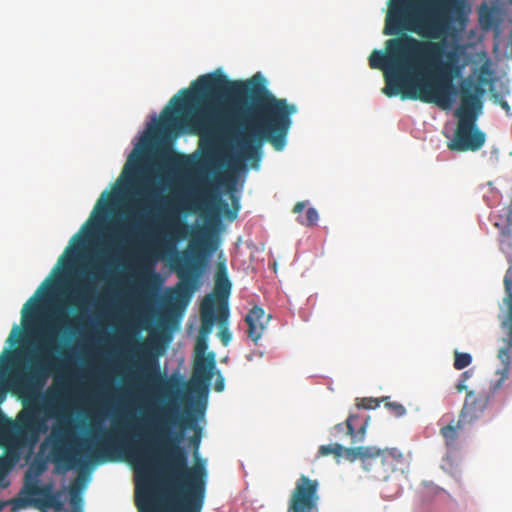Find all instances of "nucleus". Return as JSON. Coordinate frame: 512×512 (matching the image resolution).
<instances>
[{
  "label": "nucleus",
  "mask_w": 512,
  "mask_h": 512,
  "mask_svg": "<svg viewBox=\"0 0 512 512\" xmlns=\"http://www.w3.org/2000/svg\"><path fill=\"white\" fill-rule=\"evenodd\" d=\"M163 109L153 133L161 141L177 138L184 132L199 134L211 140L204 157L215 160L216 140L232 132L237 156L230 165L235 170L250 162L257 167L264 142L281 151L297 112L294 104L276 98L257 73L245 81H232L223 74L199 76L191 88L181 89Z\"/></svg>",
  "instance_id": "f257e3e1"
},
{
  "label": "nucleus",
  "mask_w": 512,
  "mask_h": 512,
  "mask_svg": "<svg viewBox=\"0 0 512 512\" xmlns=\"http://www.w3.org/2000/svg\"><path fill=\"white\" fill-rule=\"evenodd\" d=\"M467 24L460 0H393L385 17L384 50H374L369 66L383 71L382 92L402 99L420 100L448 109L457 94L454 80L463 65L456 51L440 62L445 39Z\"/></svg>",
  "instance_id": "f03ea898"
},
{
  "label": "nucleus",
  "mask_w": 512,
  "mask_h": 512,
  "mask_svg": "<svg viewBox=\"0 0 512 512\" xmlns=\"http://www.w3.org/2000/svg\"><path fill=\"white\" fill-rule=\"evenodd\" d=\"M139 387L148 399L166 400L158 410L157 417L143 426L153 432V440L166 455L165 472L171 484L178 488L143 499L136 495L139 512H202L206 499L208 471L204 461L197 460L188 466L186 450L180 446L183 431L172 432L178 425L185 429L191 427L193 420L189 415L178 417V406L174 397L179 393L180 381L175 375L166 376L161 372L157 355L151 352L150 345L141 346L139 365Z\"/></svg>",
  "instance_id": "7ed1b4c3"
},
{
  "label": "nucleus",
  "mask_w": 512,
  "mask_h": 512,
  "mask_svg": "<svg viewBox=\"0 0 512 512\" xmlns=\"http://www.w3.org/2000/svg\"><path fill=\"white\" fill-rule=\"evenodd\" d=\"M69 328L61 315L49 322L41 331V341L23 366L15 367L9 374L7 389L22 401V409L14 420L0 414V444L8 455L21 448L36 444L41 433L47 431V416H53L48 396L42 389L48 377L58 366L63 347L58 336Z\"/></svg>",
  "instance_id": "20e7f679"
},
{
  "label": "nucleus",
  "mask_w": 512,
  "mask_h": 512,
  "mask_svg": "<svg viewBox=\"0 0 512 512\" xmlns=\"http://www.w3.org/2000/svg\"><path fill=\"white\" fill-rule=\"evenodd\" d=\"M69 432L68 426L61 424L55 426L50 435L52 461L64 472L76 466L85 467L88 463L102 462L110 452L127 446L124 429L115 427L98 440L86 439L78 448L71 450L67 447Z\"/></svg>",
  "instance_id": "39448f33"
},
{
  "label": "nucleus",
  "mask_w": 512,
  "mask_h": 512,
  "mask_svg": "<svg viewBox=\"0 0 512 512\" xmlns=\"http://www.w3.org/2000/svg\"><path fill=\"white\" fill-rule=\"evenodd\" d=\"M482 90L474 84L470 77L463 79L460 85L461 102L455 111L458 122L453 138L448 142L450 151H478L486 141V135L477 126L478 110L481 108L477 94Z\"/></svg>",
  "instance_id": "423d86ee"
},
{
  "label": "nucleus",
  "mask_w": 512,
  "mask_h": 512,
  "mask_svg": "<svg viewBox=\"0 0 512 512\" xmlns=\"http://www.w3.org/2000/svg\"><path fill=\"white\" fill-rule=\"evenodd\" d=\"M212 233L207 228H198L192 232L189 247L181 257L175 260V268L180 283L175 294L178 300L189 301L199 287V279L208 256L216 250Z\"/></svg>",
  "instance_id": "0eeeda50"
},
{
  "label": "nucleus",
  "mask_w": 512,
  "mask_h": 512,
  "mask_svg": "<svg viewBox=\"0 0 512 512\" xmlns=\"http://www.w3.org/2000/svg\"><path fill=\"white\" fill-rule=\"evenodd\" d=\"M16 456L12 459L9 457L0 456V488H6L9 482L6 480L7 475L14 465ZM63 491H52V484L39 486L38 480H28L26 474V481L19 495L10 500L0 501V512L8 505H11L12 512H18L21 509L41 502L46 508H52L56 512L64 510L65 499Z\"/></svg>",
  "instance_id": "6e6552de"
},
{
  "label": "nucleus",
  "mask_w": 512,
  "mask_h": 512,
  "mask_svg": "<svg viewBox=\"0 0 512 512\" xmlns=\"http://www.w3.org/2000/svg\"><path fill=\"white\" fill-rule=\"evenodd\" d=\"M341 458L349 462L360 460L365 470L373 471L379 478H387L404 462V455L398 448L379 449L375 446L343 447Z\"/></svg>",
  "instance_id": "1a4fd4ad"
},
{
  "label": "nucleus",
  "mask_w": 512,
  "mask_h": 512,
  "mask_svg": "<svg viewBox=\"0 0 512 512\" xmlns=\"http://www.w3.org/2000/svg\"><path fill=\"white\" fill-rule=\"evenodd\" d=\"M504 297L499 306L498 320L500 329L503 333L501 337L502 347L498 350L497 357L501 363L505 364L502 380L509 372L511 364L510 353L512 351V271H506L503 279Z\"/></svg>",
  "instance_id": "9d476101"
},
{
  "label": "nucleus",
  "mask_w": 512,
  "mask_h": 512,
  "mask_svg": "<svg viewBox=\"0 0 512 512\" xmlns=\"http://www.w3.org/2000/svg\"><path fill=\"white\" fill-rule=\"evenodd\" d=\"M319 481L301 474L291 492L287 512H317Z\"/></svg>",
  "instance_id": "9b49d317"
},
{
  "label": "nucleus",
  "mask_w": 512,
  "mask_h": 512,
  "mask_svg": "<svg viewBox=\"0 0 512 512\" xmlns=\"http://www.w3.org/2000/svg\"><path fill=\"white\" fill-rule=\"evenodd\" d=\"M502 365L503 368L499 371L500 378L493 385L491 391L479 393H475L474 391H467L463 406L459 413L461 421H464L467 424H472L483 416L495 391L498 390L502 386L503 382L506 381L509 377L510 371L508 372L507 377L502 380L505 364L502 363Z\"/></svg>",
  "instance_id": "f8f14e48"
},
{
  "label": "nucleus",
  "mask_w": 512,
  "mask_h": 512,
  "mask_svg": "<svg viewBox=\"0 0 512 512\" xmlns=\"http://www.w3.org/2000/svg\"><path fill=\"white\" fill-rule=\"evenodd\" d=\"M232 207L223 200L220 199L219 195L214 192L208 184H203L199 189L190 197L189 201L194 205L195 208L202 206H208L210 203H216L218 211L229 221H233L237 218L240 210L239 198L231 193Z\"/></svg>",
  "instance_id": "ddd939ff"
},
{
  "label": "nucleus",
  "mask_w": 512,
  "mask_h": 512,
  "mask_svg": "<svg viewBox=\"0 0 512 512\" xmlns=\"http://www.w3.org/2000/svg\"><path fill=\"white\" fill-rule=\"evenodd\" d=\"M490 220L498 230L499 249L506 257L512 256V204L491 213Z\"/></svg>",
  "instance_id": "4468645a"
},
{
  "label": "nucleus",
  "mask_w": 512,
  "mask_h": 512,
  "mask_svg": "<svg viewBox=\"0 0 512 512\" xmlns=\"http://www.w3.org/2000/svg\"><path fill=\"white\" fill-rule=\"evenodd\" d=\"M165 237L156 243V246L163 254L175 252V246L178 241L184 240L188 236L189 225L180 221L174 214L169 213L164 222Z\"/></svg>",
  "instance_id": "2eb2a0df"
},
{
  "label": "nucleus",
  "mask_w": 512,
  "mask_h": 512,
  "mask_svg": "<svg viewBox=\"0 0 512 512\" xmlns=\"http://www.w3.org/2000/svg\"><path fill=\"white\" fill-rule=\"evenodd\" d=\"M146 172V156L144 151L135 148L129 155L118 182L122 180L132 186L142 180Z\"/></svg>",
  "instance_id": "dca6fc26"
},
{
  "label": "nucleus",
  "mask_w": 512,
  "mask_h": 512,
  "mask_svg": "<svg viewBox=\"0 0 512 512\" xmlns=\"http://www.w3.org/2000/svg\"><path fill=\"white\" fill-rule=\"evenodd\" d=\"M369 420V416L360 413H350L345 423L336 424L334 430L339 433L346 427V435L351 437L352 444L360 443L366 437Z\"/></svg>",
  "instance_id": "f3484780"
},
{
  "label": "nucleus",
  "mask_w": 512,
  "mask_h": 512,
  "mask_svg": "<svg viewBox=\"0 0 512 512\" xmlns=\"http://www.w3.org/2000/svg\"><path fill=\"white\" fill-rule=\"evenodd\" d=\"M270 317V315H266L263 308L254 306L245 316L249 338L257 342L261 338Z\"/></svg>",
  "instance_id": "a211bd4d"
},
{
  "label": "nucleus",
  "mask_w": 512,
  "mask_h": 512,
  "mask_svg": "<svg viewBox=\"0 0 512 512\" xmlns=\"http://www.w3.org/2000/svg\"><path fill=\"white\" fill-rule=\"evenodd\" d=\"M231 292V282L229 281L226 262L219 261L216 266L215 273V286H214V294H210L214 299L215 303L218 301V308L227 304V299Z\"/></svg>",
  "instance_id": "6ab92c4d"
},
{
  "label": "nucleus",
  "mask_w": 512,
  "mask_h": 512,
  "mask_svg": "<svg viewBox=\"0 0 512 512\" xmlns=\"http://www.w3.org/2000/svg\"><path fill=\"white\" fill-rule=\"evenodd\" d=\"M215 309V299L211 295L205 296L200 307L201 325L199 336L208 337L211 333L214 323L217 320Z\"/></svg>",
  "instance_id": "aec40b11"
},
{
  "label": "nucleus",
  "mask_w": 512,
  "mask_h": 512,
  "mask_svg": "<svg viewBox=\"0 0 512 512\" xmlns=\"http://www.w3.org/2000/svg\"><path fill=\"white\" fill-rule=\"evenodd\" d=\"M216 361L214 353H209L206 357H197L194 363L193 378L196 381L207 384L213 377Z\"/></svg>",
  "instance_id": "412c9836"
},
{
  "label": "nucleus",
  "mask_w": 512,
  "mask_h": 512,
  "mask_svg": "<svg viewBox=\"0 0 512 512\" xmlns=\"http://www.w3.org/2000/svg\"><path fill=\"white\" fill-rule=\"evenodd\" d=\"M465 424L466 423L461 421V418L459 417L458 420H455L454 418L451 419L440 428V435L443 437L447 448L451 450L458 449V439Z\"/></svg>",
  "instance_id": "4be33fe9"
},
{
  "label": "nucleus",
  "mask_w": 512,
  "mask_h": 512,
  "mask_svg": "<svg viewBox=\"0 0 512 512\" xmlns=\"http://www.w3.org/2000/svg\"><path fill=\"white\" fill-rule=\"evenodd\" d=\"M45 283H43L35 292V295L32 296L23 306L21 314H22V325L24 328H28L29 326L33 325L36 320L38 319L39 315V309L41 300L39 299L38 295L40 294L43 286Z\"/></svg>",
  "instance_id": "5701e85b"
},
{
  "label": "nucleus",
  "mask_w": 512,
  "mask_h": 512,
  "mask_svg": "<svg viewBox=\"0 0 512 512\" xmlns=\"http://www.w3.org/2000/svg\"><path fill=\"white\" fill-rule=\"evenodd\" d=\"M229 314V307L226 304L221 305L217 311V321L220 327L218 336L224 346H227L232 339V334L227 327Z\"/></svg>",
  "instance_id": "b1692460"
},
{
  "label": "nucleus",
  "mask_w": 512,
  "mask_h": 512,
  "mask_svg": "<svg viewBox=\"0 0 512 512\" xmlns=\"http://www.w3.org/2000/svg\"><path fill=\"white\" fill-rule=\"evenodd\" d=\"M114 195L108 191H104L101 197L98 199L94 212L95 216V224H100L104 221L106 216L108 215L111 206L113 204Z\"/></svg>",
  "instance_id": "393cba45"
},
{
  "label": "nucleus",
  "mask_w": 512,
  "mask_h": 512,
  "mask_svg": "<svg viewBox=\"0 0 512 512\" xmlns=\"http://www.w3.org/2000/svg\"><path fill=\"white\" fill-rule=\"evenodd\" d=\"M493 74L494 71L491 67V63L489 60H486L479 68L478 74H477V83L474 82L475 85H477L482 92L477 94V97L479 98L480 95L483 94L484 90L481 88V85H490L493 82Z\"/></svg>",
  "instance_id": "a878e982"
},
{
  "label": "nucleus",
  "mask_w": 512,
  "mask_h": 512,
  "mask_svg": "<svg viewBox=\"0 0 512 512\" xmlns=\"http://www.w3.org/2000/svg\"><path fill=\"white\" fill-rule=\"evenodd\" d=\"M94 295V286L91 282H85L81 284L78 289L75 297V306L81 307L84 305H88L91 303L92 297Z\"/></svg>",
  "instance_id": "bb28decb"
},
{
  "label": "nucleus",
  "mask_w": 512,
  "mask_h": 512,
  "mask_svg": "<svg viewBox=\"0 0 512 512\" xmlns=\"http://www.w3.org/2000/svg\"><path fill=\"white\" fill-rule=\"evenodd\" d=\"M389 397L382 398H373V397H363L356 398V408L357 409H375L377 408L381 402L388 400Z\"/></svg>",
  "instance_id": "cd10ccee"
},
{
  "label": "nucleus",
  "mask_w": 512,
  "mask_h": 512,
  "mask_svg": "<svg viewBox=\"0 0 512 512\" xmlns=\"http://www.w3.org/2000/svg\"><path fill=\"white\" fill-rule=\"evenodd\" d=\"M70 504L72 506V512H83L82 499L79 492V487L76 483H72L69 487Z\"/></svg>",
  "instance_id": "c85d7f7f"
},
{
  "label": "nucleus",
  "mask_w": 512,
  "mask_h": 512,
  "mask_svg": "<svg viewBox=\"0 0 512 512\" xmlns=\"http://www.w3.org/2000/svg\"><path fill=\"white\" fill-rule=\"evenodd\" d=\"M472 363V356L469 353L454 351L453 367L456 370H463Z\"/></svg>",
  "instance_id": "c756f323"
},
{
  "label": "nucleus",
  "mask_w": 512,
  "mask_h": 512,
  "mask_svg": "<svg viewBox=\"0 0 512 512\" xmlns=\"http://www.w3.org/2000/svg\"><path fill=\"white\" fill-rule=\"evenodd\" d=\"M333 454L336 459H340L343 456V446L338 443L322 445L319 447L318 455L319 456H328Z\"/></svg>",
  "instance_id": "7c9ffc66"
},
{
  "label": "nucleus",
  "mask_w": 512,
  "mask_h": 512,
  "mask_svg": "<svg viewBox=\"0 0 512 512\" xmlns=\"http://www.w3.org/2000/svg\"><path fill=\"white\" fill-rule=\"evenodd\" d=\"M319 218L318 212L315 208H309L303 218L299 219V222L305 226H313L317 223Z\"/></svg>",
  "instance_id": "2f4dec72"
},
{
  "label": "nucleus",
  "mask_w": 512,
  "mask_h": 512,
  "mask_svg": "<svg viewBox=\"0 0 512 512\" xmlns=\"http://www.w3.org/2000/svg\"><path fill=\"white\" fill-rule=\"evenodd\" d=\"M385 407L390 411V413L396 417H401L406 413L405 407L398 402H390L388 400L384 401Z\"/></svg>",
  "instance_id": "473e14b6"
},
{
  "label": "nucleus",
  "mask_w": 512,
  "mask_h": 512,
  "mask_svg": "<svg viewBox=\"0 0 512 512\" xmlns=\"http://www.w3.org/2000/svg\"><path fill=\"white\" fill-rule=\"evenodd\" d=\"M207 348H208L207 337L198 335L196 344H195V352L197 354V357L204 356V353L207 350Z\"/></svg>",
  "instance_id": "72a5a7b5"
},
{
  "label": "nucleus",
  "mask_w": 512,
  "mask_h": 512,
  "mask_svg": "<svg viewBox=\"0 0 512 512\" xmlns=\"http://www.w3.org/2000/svg\"><path fill=\"white\" fill-rule=\"evenodd\" d=\"M131 455L136 458L137 460H144V453L142 450L138 449L136 445H129L127 446Z\"/></svg>",
  "instance_id": "f704fd0d"
},
{
  "label": "nucleus",
  "mask_w": 512,
  "mask_h": 512,
  "mask_svg": "<svg viewBox=\"0 0 512 512\" xmlns=\"http://www.w3.org/2000/svg\"><path fill=\"white\" fill-rule=\"evenodd\" d=\"M495 102L498 103L501 106V108L506 112V114L508 116L512 115L511 107H510L509 103L506 100H504L502 98H499V99L496 98Z\"/></svg>",
  "instance_id": "c9c22d12"
},
{
  "label": "nucleus",
  "mask_w": 512,
  "mask_h": 512,
  "mask_svg": "<svg viewBox=\"0 0 512 512\" xmlns=\"http://www.w3.org/2000/svg\"><path fill=\"white\" fill-rule=\"evenodd\" d=\"M224 378L219 374L216 383H215V390L217 392H222L224 390Z\"/></svg>",
  "instance_id": "e433bc0d"
},
{
  "label": "nucleus",
  "mask_w": 512,
  "mask_h": 512,
  "mask_svg": "<svg viewBox=\"0 0 512 512\" xmlns=\"http://www.w3.org/2000/svg\"><path fill=\"white\" fill-rule=\"evenodd\" d=\"M225 180H226L225 182H226V185H227L229 191L232 192L234 190L235 182H236L235 176H231L230 177V176L227 175L225 177Z\"/></svg>",
  "instance_id": "4c0bfd02"
},
{
  "label": "nucleus",
  "mask_w": 512,
  "mask_h": 512,
  "mask_svg": "<svg viewBox=\"0 0 512 512\" xmlns=\"http://www.w3.org/2000/svg\"><path fill=\"white\" fill-rule=\"evenodd\" d=\"M473 375V371L472 370H466L464 371L460 376H459V379L460 381H463L464 383L467 382L468 379H470Z\"/></svg>",
  "instance_id": "58836bf2"
},
{
  "label": "nucleus",
  "mask_w": 512,
  "mask_h": 512,
  "mask_svg": "<svg viewBox=\"0 0 512 512\" xmlns=\"http://www.w3.org/2000/svg\"><path fill=\"white\" fill-rule=\"evenodd\" d=\"M455 389L459 393H461L463 391H466V392L469 391L466 383H464L463 381H460V380L457 381V383L455 385Z\"/></svg>",
  "instance_id": "ea45409f"
},
{
  "label": "nucleus",
  "mask_w": 512,
  "mask_h": 512,
  "mask_svg": "<svg viewBox=\"0 0 512 512\" xmlns=\"http://www.w3.org/2000/svg\"><path fill=\"white\" fill-rule=\"evenodd\" d=\"M133 231H134V229H133V227H132V226H129V227H128V226H125V227H124V230H123V232H125V233H123V234L121 235V240H127V239H128V238H127L128 234L132 233Z\"/></svg>",
  "instance_id": "a19ab883"
},
{
  "label": "nucleus",
  "mask_w": 512,
  "mask_h": 512,
  "mask_svg": "<svg viewBox=\"0 0 512 512\" xmlns=\"http://www.w3.org/2000/svg\"><path fill=\"white\" fill-rule=\"evenodd\" d=\"M305 204L303 202H298L293 208L294 213H300L304 210Z\"/></svg>",
  "instance_id": "79ce46f5"
},
{
  "label": "nucleus",
  "mask_w": 512,
  "mask_h": 512,
  "mask_svg": "<svg viewBox=\"0 0 512 512\" xmlns=\"http://www.w3.org/2000/svg\"><path fill=\"white\" fill-rule=\"evenodd\" d=\"M71 244H74L77 242L78 245H80L83 242L82 237L80 236V233L75 234L71 239Z\"/></svg>",
  "instance_id": "37998d69"
},
{
  "label": "nucleus",
  "mask_w": 512,
  "mask_h": 512,
  "mask_svg": "<svg viewBox=\"0 0 512 512\" xmlns=\"http://www.w3.org/2000/svg\"><path fill=\"white\" fill-rule=\"evenodd\" d=\"M191 441L195 445V454H196L197 450H198V445H199V442H200V435L195 434Z\"/></svg>",
  "instance_id": "c03bdc74"
},
{
  "label": "nucleus",
  "mask_w": 512,
  "mask_h": 512,
  "mask_svg": "<svg viewBox=\"0 0 512 512\" xmlns=\"http://www.w3.org/2000/svg\"><path fill=\"white\" fill-rule=\"evenodd\" d=\"M64 258H65V255H62L59 258V263H62L64 266H69L72 263V258H68L66 260H64Z\"/></svg>",
  "instance_id": "a18cd8bd"
},
{
  "label": "nucleus",
  "mask_w": 512,
  "mask_h": 512,
  "mask_svg": "<svg viewBox=\"0 0 512 512\" xmlns=\"http://www.w3.org/2000/svg\"><path fill=\"white\" fill-rule=\"evenodd\" d=\"M93 278L101 279V278H103V274L99 270H97V271L93 272Z\"/></svg>",
  "instance_id": "49530a36"
},
{
  "label": "nucleus",
  "mask_w": 512,
  "mask_h": 512,
  "mask_svg": "<svg viewBox=\"0 0 512 512\" xmlns=\"http://www.w3.org/2000/svg\"><path fill=\"white\" fill-rule=\"evenodd\" d=\"M18 330H19V328H18L17 326H15V327L13 328L12 333H11L10 337L8 338V341H11V340H12L13 335H14L15 333H18Z\"/></svg>",
  "instance_id": "de8ad7c7"
},
{
  "label": "nucleus",
  "mask_w": 512,
  "mask_h": 512,
  "mask_svg": "<svg viewBox=\"0 0 512 512\" xmlns=\"http://www.w3.org/2000/svg\"><path fill=\"white\" fill-rule=\"evenodd\" d=\"M4 395H5V391L4 389L2 388V386L0 385V402L3 401L4 399Z\"/></svg>",
  "instance_id": "09e8293b"
},
{
  "label": "nucleus",
  "mask_w": 512,
  "mask_h": 512,
  "mask_svg": "<svg viewBox=\"0 0 512 512\" xmlns=\"http://www.w3.org/2000/svg\"><path fill=\"white\" fill-rule=\"evenodd\" d=\"M4 366V359L2 358V356H0V370L3 368Z\"/></svg>",
  "instance_id": "8fccbe9b"
},
{
  "label": "nucleus",
  "mask_w": 512,
  "mask_h": 512,
  "mask_svg": "<svg viewBox=\"0 0 512 512\" xmlns=\"http://www.w3.org/2000/svg\"><path fill=\"white\" fill-rule=\"evenodd\" d=\"M148 439H149L148 437H145V439H144V444L145 445L148 443Z\"/></svg>",
  "instance_id": "3c124183"
},
{
  "label": "nucleus",
  "mask_w": 512,
  "mask_h": 512,
  "mask_svg": "<svg viewBox=\"0 0 512 512\" xmlns=\"http://www.w3.org/2000/svg\"><path fill=\"white\" fill-rule=\"evenodd\" d=\"M510 4L512 5V0H509Z\"/></svg>",
  "instance_id": "603ef678"
}]
</instances>
